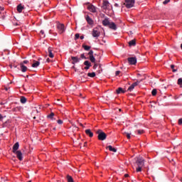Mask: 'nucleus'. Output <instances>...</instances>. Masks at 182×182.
Returning <instances> with one entry per match:
<instances>
[{
  "label": "nucleus",
  "mask_w": 182,
  "mask_h": 182,
  "mask_svg": "<svg viewBox=\"0 0 182 182\" xmlns=\"http://www.w3.org/2000/svg\"><path fill=\"white\" fill-rule=\"evenodd\" d=\"M96 134H97L98 140H100L101 141L106 140L107 138V134H106V133H105L102 129L96 131Z\"/></svg>",
  "instance_id": "obj_1"
},
{
  "label": "nucleus",
  "mask_w": 182,
  "mask_h": 182,
  "mask_svg": "<svg viewBox=\"0 0 182 182\" xmlns=\"http://www.w3.org/2000/svg\"><path fill=\"white\" fill-rule=\"evenodd\" d=\"M136 164L138 166L136 169V173H140L141 168L144 167V161L137 160Z\"/></svg>",
  "instance_id": "obj_2"
},
{
  "label": "nucleus",
  "mask_w": 182,
  "mask_h": 182,
  "mask_svg": "<svg viewBox=\"0 0 182 182\" xmlns=\"http://www.w3.org/2000/svg\"><path fill=\"white\" fill-rule=\"evenodd\" d=\"M124 5L128 9L133 8L134 6V0H125Z\"/></svg>",
  "instance_id": "obj_3"
},
{
  "label": "nucleus",
  "mask_w": 182,
  "mask_h": 182,
  "mask_svg": "<svg viewBox=\"0 0 182 182\" xmlns=\"http://www.w3.org/2000/svg\"><path fill=\"white\" fill-rule=\"evenodd\" d=\"M92 35L93 38H99V36H100V31H99V29H97V28H95L92 30Z\"/></svg>",
  "instance_id": "obj_4"
},
{
  "label": "nucleus",
  "mask_w": 182,
  "mask_h": 182,
  "mask_svg": "<svg viewBox=\"0 0 182 182\" xmlns=\"http://www.w3.org/2000/svg\"><path fill=\"white\" fill-rule=\"evenodd\" d=\"M87 9L90 11V12H92V14H96L97 12V8L96 6H93L92 4H89L87 6Z\"/></svg>",
  "instance_id": "obj_5"
},
{
  "label": "nucleus",
  "mask_w": 182,
  "mask_h": 182,
  "mask_svg": "<svg viewBox=\"0 0 182 182\" xmlns=\"http://www.w3.org/2000/svg\"><path fill=\"white\" fill-rule=\"evenodd\" d=\"M110 8V3L109 1L104 0L103 1V4H102V9H109Z\"/></svg>",
  "instance_id": "obj_6"
},
{
  "label": "nucleus",
  "mask_w": 182,
  "mask_h": 182,
  "mask_svg": "<svg viewBox=\"0 0 182 182\" xmlns=\"http://www.w3.org/2000/svg\"><path fill=\"white\" fill-rule=\"evenodd\" d=\"M128 62L130 65H136L137 63V59L134 57H131L128 58Z\"/></svg>",
  "instance_id": "obj_7"
},
{
  "label": "nucleus",
  "mask_w": 182,
  "mask_h": 182,
  "mask_svg": "<svg viewBox=\"0 0 182 182\" xmlns=\"http://www.w3.org/2000/svg\"><path fill=\"white\" fill-rule=\"evenodd\" d=\"M139 83H140V82L139 81L134 82L131 86L129 87V88L127 89V92H132L133 89H134V87H136V86H137Z\"/></svg>",
  "instance_id": "obj_8"
},
{
  "label": "nucleus",
  "mask_w": 182,
  "mask_h": 182,
  "mask_svg": "<svg viewBox=\"0 0 182 182\" xmlns=\"http://www.w3.org/2000/svg\"><path fill=\"white\" fill-rule=\"evenodd\" d=\"M108 26L112 31H117V26L114 22H110Z\"/></svg>",
  "instance_id": "obj_9"
},
{
  "label": "nucleus",
  "mask_w": 182,
  "mask_h": 182,
  "mask_svg": "<svg viewBox=\"0 0 182 182\" xmlns=\"http://www.w3.org/2000/svg\"><path fill=\"white\" fill-rule=\"evenodd\" d=\"M60 33H63L65 32V25L63 24H58L57 26Z\"/></svg>",
  "instance_id": "obj_10"
},
{
  "label": "nucleus",
  "mask_w": 182,
  "mask_h": 182,
  "mask_svg": "<svg viewBox=\"0 0 182 182\" xmlns=\"http://www.w3.org/2000/svg\"><path fill=\"white\" fill-rule=\"evenodd\" d=\"M17 12H18V14H21L22 11H23V9H25V6H22V4H20L17 6Z\"/></svg>",
  "instance_id": "obj_11"
},
{
  "label": "nucleus",
  "mask_w": 182,
  "mask_h": 182,
  "mask_svg": "<svg viewBox=\"0 0 182 182\" xmlns=\"http://www.w3.org/2000/svg\"><path fill=\"white\" fill-rule=\"evenodd\" d=\"M84 65H85V68L84 69H85V70H88V69L90 68V67L92 66V64L90 63V62H89L88 60H86L84 62Z\"/></svg>",
  "instance_id": "obj_12"
},
{
  "label": "nucleus",
  "mask_w": 182,
  "mask_h": 182,
  "mask_svg": "<svg viewBox=\"0 0 182 182\" xmlns=\"http://www.w3.org/2000/svg\"><path fill=\"white\" fill-rule=\"evenodd\" d=\"M71 59L73 60L72 63L73 65H75V63H78V62H80V58H77V57H71Z\"/></svg>",
  "instance_id": "obj_13"
},
{
  "label": "nucleus",
  "mask_w": 182,
  "mask_h": 182,
  "mask_svg": "<svg viewBox=\"0 0 182 182\" xmlns=\"http://www.w3.org/2000/svg\"><path fill=\"white\" fill-rule=\"evenodd\" d=\"M102 25L104 26H109V25H110V21H109V18H105L103 21H102Z\"/></svg>",
  "instance_id": "obj_14"
},
{
  "label": "nucleus",
  "mask_w": 182,
  "mask_h": 182,
  "mask_svg": "<svg viewBox=\"0 0 182 182\" xmlns=\"http://www.w3.org/2000/svg\"><path fill=\"white\" fill-rule=\"evenodd\" d=\"M20 68H21V72L23 73H25L26 72V70H28V68L25 66V65H23V63H20Z\"/></svg>",
  "instance_id": "obj_15"
},
{
  "label": "nucleus",
  "mask_w": 182,
  "mask_h": 182,
  "mask_svg": "<svg viewBox=\"0 0 182 182\" xmlns=\"http://www.w3.org/2000/svg\"><path fill=\"white\" fill-rule=\"evenodd\" d=\"M18 149H19V142H16L14 146H13V152L16 153L18 151Z\"/></svg>",
  "instance_id": "obj_16"
},
{
  "label": "nucleus",
  "mask_w": 182,
  "mask_h": 182,
  "mask_svg": "<svg viewBox=\"0 0 182 182\" xmlns=\"http://www.w3.org/2000/svg\"><path fill=\"white\" fill-rule=\"evenodd\" d=\"M15 154L16 155V157L18 159V160H22V152L21 151H16Z\"/></svg>",
  "instance_id": "obj_17"
},
{
  "label": "nucleus",
  "mask_w": 182,
  "mask_h": 182,
  "mask_svg": "<svg viewBox=\"0 0 182 182\" xmlns=\"http://www.w3.org/2000/svg\"><path fill=\"white\" fill-rule=\"evenodd\" d=\"M85 19L89 25H93V20L90 18V16H87Z\"/></svg>",
  "instance_id": "obj_18"
},
{
  "label": "nucleus",
  "mask_w": 182,
  "mask_h": 182,
  "mask_svg": "<svg viewBox=\"0 0 182 182\" xmlns=\"http://www.w3.org/2000/svg\"><path fill=\"white\" fill-rule=\"evenodd\" d=\"M33 63L32 64V68H38L39 65H41V63L39 61L33 60Z\"/></svg>",
  "instance_id": "obj_19"
},
{
  "label": "nucleus",
  "mask_w": 182,
  "mask_h": 182,
  "mask_svg": "<svg viewBox=\"0 0 182 182\" xmlns=\"http://www.w3.org/2000/svg\"><path fill=\"white\" fill-rule=\"evenodd\" d=\"M117 95H120V93H126V91L124 90H123V88L122 87H119L117 90H116Z\"/></svg>",
  "instance_id": "obj_20"
},
{
  "label": "nucleus",
  "mask_w": 182,
  "mask_h": 182,
  "mask_svg": "<svg viewBox=\"0 0 182 182\" xmlns=\"http://www.w3.org/2000/svg\"><path fill=\"white\" fill-rule=\"evenodd\" d=\"M85 134H87V136H89V137H92L93 136V132H92L90 129H86Z\"/></svg>",
  "instance_id": "obj_21"
},
{
  "label": "nucleus",
  "mask_w": 182,
  "mask_h": 182,
  "mask_svg": "<svg viewBox=\"0 0 182 182\" xmlns=\"http://www.w3.org/2000/svg\"><path fill=\"white\" fill-rule=\"evenodd\" d=\"M129 46H136V39L129 41Z\"/></svg>",
  "instance_id": "obj_22"
},
{
  "label": "nucleus",
  "mask_w": 182,
  "mask_h": 182,
  "mask_svg": "<svg viewBox=\"0 0 182 182\" xmlns=\"http://www.w3.org/2000/svg\"><path fill=\"white\" fill-rule=\"evenodd\" d=\"M107 149H108L109 150V151H113L114 153H116V151H117V149H116V148H113V146H108L107 147Z\"/></svg>",
  "instance_id": "obj_23"
},
{
  "label": "nucleus",
  "mask_w": 182,
  "mask_h": 182,
  "mask_svg": "<svg viewBox=\"0 0 182 182\" xmlns=\"http://www.w3.org/2000/svg\"><path fill=\"white\" fill-rule=\"evenodd\" d=\"M48 56L49 58H53V53H52V49L50 48H48Z\"/></svg>",
  "instance_id": "obj_24"
},
{
  "label": "nucleus",
  "mask_w": 182,
  "mask_h": 182,
  "mask_svg": "<svg viewBox=\"0 0 182 182\" xmlns=\"http://www.w3.org/2000/svg\"><path fill=\"white\" fill-rule=\"evenodd\" d=\"M67 181H68V182H75L73 181V178H72V176H70L69 175H67Z\"/></svg>",
  "instance_id": "obj_25"
},
{
  "label": "nucleus",
  "mask_w": 182,
  "mask_h": 182,
  "mask_svg": "<svg viewBox=\"0 0 182 182\" xmlns=\"http://www.w3.org/2000/svg\"><path fill=\"white\" fill-rule=\"evenodd\" d=\"M90 62H92V63H95L96 58H95V56L91 55V56H90Z\"/></svg>",
  "instance_id": "obj_26"
},
{
  "label": "nucleus",
  "mask_w": 182,
  "mask_h": 182,
  "mask_svg": "<svg viewBox=\"0 0 182 182\" xmlns=\"http://www.w3.org/2000/svg\"><path fill=\"white\" fill-rule=\"evenodd\" d=\"M87 76H89V77H95V76H96V73H88Z\"/></svg>",
  "instance_id": "obj_27"
},
{
  "label": "nucleus",
  "mask_w": 182,
  "mask_h": 182,
  "mask_svg": "<svg viewBox=\"0 0 182 182\" xmlns=\"http://www.w3.org/2000/svg\"><path fill=\"white\" fill-rule=\"evenodd\" d=\"M20 102H21V103H23V104L26 103V97H21Z\"/></svg>",
  "instance_id": "obj_28"
},
{
  "label": "nucleus",
  "mask_w": 182,
  "mask_h": 182,
  "mask_svg": "<svg viewBox=\"0 0 182 182\" xmlns=\"http://www.w3.org/2000/svg\"><path fill=\"white\" fill-rule=\"evenodd\" d=\"M82 48H83V49H85V50H90L91 47L89 46H86V45L83 44Z\"/></svg>",
  "instance_id": "obj_29"
},
{
  "label": "nucleus",
  "mask_w": 182,
  "mask_h": 182,
  "mask_svg": "<svg viewBox=\"0 0 182 182\" xmlns=\"http://www.w3.org/2000/svg\"><path fill=\"white\" fill-rule=\"evenodd\" d=\"M178 85L180 86V87H182V78L178 79Z\"/></svg>",
  "instance_id": "obj_30"
},
{
  "label": "nucleus",
  "mask_w": 182,
  "mask_h": 182,
  "mask_svg": "<svg viewBox=\"0 0 182 182\" xmlns=\"http://www.w3.org/2000/svg\"><path fill=\"white\" fill-rule=\"evenodd\" d=\"M151 95H152V96H156V95H157V90L154 89V90L151 91Z\"/></svg>",
  "instance_id": "obj_31"
},
{
  "label": "nucleus",
  "mask_w": 182,
  "mask_h": 182,
  "mask_svg": "<svg viewBox=\"0 0 182 182\" xmlns=\"http://www.w3.org/2000/svg\"><path fill=\"white\" fill-rule=\"evenodd\" d=\"M131 134H129V133H128V132H124V135L126 136V137H127V139H130Z\"/></svg>",
  "instance_id": "obj_32"
},
{
  "label": "nucleus",
  "mask_w": 182,
  "mask_h": 182,
  "mask_svg": "<svg viewBox=\"0 0 182 182\" xmlns=\"http://www.w3.org/2000/svg\"><path fill=\"white\" fill-rule=\"evenodd\" d=\"M174 68H176L175 65H171V68L172 69L173 72H177V69H174Z\"/></svg>",
  "instance_id": "obj_33"
},
{
  "label": "nucleus",
  "mask_w": 182,
  "mask_h": 182,
  "mask_svg": "<svg viewBox=\"0 0 182 182\" xmlns=\"http://www.w3.org/2000/svg\"><path fill=\"white\" fill-rule=\"evenodd\" d=\"M53 116H55V113L51 112L49 115H48V119H53Z\"/></svg>",
  "instance_id": "obj_34"
},
{
  "label": "nucleus",
  "mask_w": 182,
  "mask_h": 182,
  "mask_svg": "<svg viewBox=\"0 0 182 182\" xmlns=\"http://www.w3.org/2000/svg\"><path fill=\"white\" fill-rule=\"evenodd\" d=\"M136 132L138 134H143V133H144V130L143 129H138Z\"/></svg>",
  "instance_id": "obj_35"
},
{
  "label": "nucleus",
  "mask_w": 182,
  "mask_h": 182,
  "mask_svg": "<svg viewBox=\"0 0 182 182\" xmlns=\"http://www.w3.org/2000/svg\"><path fill=\"white\" fill-rule=\"evenodd\" d=\"M79 38H80V35L79 33H76L75 36V40H77L79 39Z\"/></svg>",
  "instance_id": "obj_36"
},
{
  "label": "nucleus",
  "mask_w": 182,
  "mask_h": 182,
  "mask_svg": "<svg viewBox=\"0 0 182 182\" xmlns=\"http://www.w3.org/2000/svg\"><path fill=\"white\" fill-rule=\"evenodd\" d=\"M136 160H144V158L141 156H139L136 157Z\"/></svg>",
  "instance_id": "obj_37"
},
{
  "label": "nucleus",
  "mask_w": 182,
  "mask_h": 182,
  "mask_svg": "<svg viewBox=\"0 0 182 182\" xmlns=\"http://www.w3.org/2000/svg\"><path fill=\"white\" fill-rule=\"evenodd\" d=\"M57 123H58V124H63V121L61 120V119H58V120L57 121Z\"/></svg>",
  "instance_id": "obj_38"
},
{
  "label": "nucleus",
  "mask_w": 182,
  "mask_h": 182,
  "mask_svg": "<svg viewBox=\"0 0 182 182\" xmlns=\"http://www.w3.org/2000/svg\"><path fill=\"white\" fill-rule=\"evenodd\" d=\"M80 58H81V59H87L86 56H85V53L81 54Z\"/></svg>",
  "instance_id": "obj_39"
},
{
  "label": "nucleus",
  "mask_w": 182,
  "mask_h": 182,
  "mask_svg": "<svg viewBox=\"0 0 182 182\" xmlns=\"http://www.w3.org/2000/svg\"><path fill=\"white\" fill-rule=\"evenodd\" d=\"M168 2H170V0H165L163 4L164 5H167V4H168Z\"/></svg>",
  "instance_id": "obj_40"
},
{
  "label": "nucleus",
  "mask_w": 182,
  "mask_h": 182,
  "mask_svg": "<svg viewBox=\"0 0 182 182\" xmlns=\"http://www.w3.org/2000/svg\"><path fill=\"white\" fill-rule=\"evenodd\" d=\"M88 55H90V56H93V50H90V52L88 53Z\"/></svg>",
  "instance_id": "obj_41"
},
{
  "label": "nucleus",
  "mask_w": 182,
  "mask_h": 182,
  "mask_svg": "<svg viewBox=\"0 0 182 182\" xmlns=\"http://www.w3.org/2000/svg\"><path fill=\"white\" fill-rule=\"evenodd\" d=\"M119 75H120V71L117 70L115 72V76H119Z\"/></svg>",
  "instance_id": "obj_42"
},
{
  "label": "nucleus",
  "mask_w": 182,
  "mask_h": 182,
  "mask_svg": "<svg viewBox=\"0 0 182 182\" xmlns=\"http://www.w3.org/2000/svg\"><path fill=\"white\" fill-rule=\"evenodd\" d=\"M27 63H29V61L28 60H23V65L24 64V65H26Z\"/></svg>",
  "instance_id": "obj_43"
},
{
  "label": "nucleus",
  "mask_w": 182,
  "mask_h": 182,
  "mask_svg": "<svg viewBox=\"0 0 182 182\" xmlns=\"http://www.w3.org/2000/svg\"><path fill=\"white\" fill-rule=\"evenodd\" d=\"M19 109H21V107H16L13 110H14V112H18V110H19Z\"/></svg>",
  "instance_id": "obj_44"
},
{
  "label": "nucleus",
  "mask_w": 182,
  "mask_h": 182,
  "mask_svg": "<svg viewBox=\"0 0 182 182\" xmlns=\"http://www.w3.org/2000/svg\"><path fill=\"white\" fill-rule=\"evenodd\" d=\"M178 124L181 125L182 124V118L178 119Z\"/></svg>",
  "instance_id": "obj_45"
},
{
  "label": "nucleus",
  "mask_w": 182,
  "mask_h": 182,
  "mask_svg": "<svg viewBox=\"0 0 182 182\" xmlns=\"http://www.w3.org/2000/svg\"><path fill=\"white\" fill-rule=\"evenodd\" d=\"M40 33H41V35H45V31H43V30H41V31H40Z\"/></svg>",
  "instance_id": "obj_46"
},
{
  "label": "nucleus",
  "mask_w": 182,
  "mask_h": 182,
  "mask_svg": "<svg viewBox=\"0 0 182 182\" xmlns=\"http://www.w3.org/2000/svg\"><path fill=\"white\" fill-rule=\"evenodd\" d=\"M97 68V64L95 63L94 66H93V69H96Z\"/></svg>",
  "instance_id": "obj_47"
},
{
  "label": "nucleus",
  "mask_w": 182,
  "mask_h": 182,
  "mask_svg": "<svg viewBox=\"0 0 182 182\" xmlns=\"http://www.w3.org/2000/svg\"><path fill=\"white\" fill-rule=\"evenodd\" d=\"M5 9L2 6H0V11H4Z\"/></svg>",
  "instance_id": "obj_48"
},
{
  "label": "nucleus",
  "mask_w": 182,
  "mask_h": 182,
  "mask_svg": "<svg viewBox=\"0 0 182 182\" xmlns=\"http://www.w3.org/2000/svg\"><path fill=\"white\" fill-rule=\"evenodd\" d=\"M2 119H4V117L0 114V120H2Z\"/></svg>",
  "instance_id": "obj_49"
},
{
  "label": "nucleus",
  "mask_w": 182,
  "mask_h": 182,
  "mask_svg": "<svg viewBox=\"0 0 182 182\" xmlns=\"http://www.w3.org/2000/svg\"><path fill=\"white\" fill-rule=\"evenodd\" d=\"M46 62H48V63H49V62H50V59L47 58V59H46Z\"/></svg>",
  "instance_id": "obj_50"
},
{
  "label": "nucleus",
  "mask_w": 182,
  "mask_h": 182,
  "mask_svg": "<svg viewBox=\"0 0 182 182\" xmlns=\"http://www.w3.org/2000/svg\"><path fill=\"white\" fill-rule=\"evenodd\" d=\"M80 38V39H85V36H81Z\"/></svg>",
  "instance_id": "obj_51"
},
{
  "label": "nucleus",
  "mask_w": 182,
  "mask_h": 182,
  "mask_svg": "<svg viewBox=\"0 0 182 182\" xmlns=\"http://www.w3.org/2000/svg\"><path fill=\"white\" fill-rule=\"evenodd\" d=\"M86 144H87V142L84 143V146L86 147Z\"/></svg>",
  "instance_id": "obj_52"
},
{
  "label": "nucleus",
  "mask_w": 182,
  "mask_h": 182,
  "mask_svg": "<svg viewBox=\"0 0 182 182\" xmlns=\"http://www.w3.org/2000/svg\"><path fill=\"white\" fill-rule=\"evenodd\" d=\"M129 176V174H127V173H126L125 175H124V177H128Z\"/></svg>",
  "instance_id": "obj_53"
},
{
  "label": "nucleus",
  "mask_w": 182,
  "mask_h": 182,
  "mask_svg": "<svg viewBox=\"0 0 182 182\" xmlns=\"http://www.w3.org/2000/svg\"><path fill=\"white\" fill-rule=\"evenodd\" d=\"M4 89L5 90L8 91V87H5Z\"/></svg>",
  "instance_id": "obj_54"
},
{
  "label": "nucleus",
  "mask_w": 182,
  "mask_h": 182,
  "mask_svg": "<svg viewBox=\"0 0 182 182\" xmlns=\"http://www.w3.org/2000/svg\"><path fill=\"white\" fill-rule=\"evenodd\" d=\"M114 6H119V4H114Z\"/></svg>",
  "instance_id": "obj_55"
},
{
  "label": "nucleus",
  "mask_w": 182,
  "mask_h": 182,
  "mask_svg": "<svg viewBox=\"0 0 182 182\" xmlns=\"http://www.w3.org/2000/svg\"><path fill=\"white\" fill-rule=\"evenodd\" d=\"M2 19H5V16H2Z\"/></svg>",
  "instance_id": "obj_56"
},
{
  "label": "nucleus",
  "mask_w": 182,
  "mask_h": 182,
  "mask_svg": "<svg viewBox=\"0 0 182 182\" xmlns=\"http://www.w3.org/2000/svg\"><path fill=\"white\" fill-rule=\"evenodd\" d=\"M33 119H36V117H33Z\"/></svg>",
  "instance_id": "obj_57"
},
{
  "label": "nucleus",
  "mask_w": 182,
  "mask_h": 182,
  "mask_svg": "<svg viewBox=\"0 0 182 182\" xmlns=\"http://www.w3.org/2000/svg\"><path fill=\"white\" fill-rule=\"evenodd\" d=\"M80 126L83 127V124H80Z\"/></svg>",
  "instance_id": "obj_58"
},
{
  "label": "nucleus",
  "mask_w": 182,
  "mask_h": 182,
  "mask_svg": "<svg viewBox=\"0 0 182 182\" xmlns=\"http://www.w3.org/2000/svg\"><path fill=\"white\" fill-rule=\"evenodd\" d=\"M16 26H18V23H16Z\"/></svg>",
  "instance_id": "obj_59"
},
{
  "label": "nucleus",
  "mask_w": 182,
  "mask_h": 182,
  "mask_svg": "<svg viewBox=\"0 0 182 182\" xmlns=\"http://www.w3.org/2000/svg\"><path fill=\"white\" fill-rule=\"evenodd\" d=\"M73 69H75V66H73Z\"/></svg>",
  "instance_id": "obj_60"
},
{
  "label": "nucleus",
  "mask_w": 182,
  "mask_h": 182,
  "mask_svg": "<svg viewBox=\"0 0 182 182\" xmlns=\"http://www.w3.org/2000/svg\"><path fill=\"white\" fill-rule=\"evenodd\" d=\"M53 130H56V128H53Z\"/></svg>",
  "instance_id": "obj_61"
},
{
  "label": "nucleus",
  "mask_w": 182,
  "mask_h": 182,
  "mask_svg": "<svg viewBox=\"0 0 182 182\" xmlns=\"http://www.w3.org/2000/svg\"><path fill=\"white\" fill-rule=\"evenodd\" d=\"M10 68H12V65H10Z\"/></svg>",
  "instance_id": "obj_62"
},
{
  "label": "nucleus",
  "mask_w": 182,
  "mask_h": 182,
  "mask_svg": "<svg viewBox=\"0 0 182 182\" xmlns=\"http://www.w3.org/2000/svg\"><path fill=\"white\" fill-rule=\"evenodd\" d=\"M26 77H29V76H28V75H26Z\"/></svg>",
  "instance_id": "obj_63"
},
{
  "label": "nucleus",
  "mask_w": 182,
  "mask_h": 182,
  "mask_svg": "<svg viewBox=\"0 0 182 182\" xmlns=\"http://www.w3.org/2000/svg\"><path fill=\"white\" fill-rule=\"evenodd\" d=\"M28 182H32V181H29Z\"/></svg>",
  "instance_id": "obj_64"
}]
</instances>
